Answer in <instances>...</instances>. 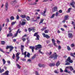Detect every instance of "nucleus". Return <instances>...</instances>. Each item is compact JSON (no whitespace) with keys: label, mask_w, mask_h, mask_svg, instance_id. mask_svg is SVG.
Here are the masks:
<instances>
[{"label":"nucleus","mask_w":75,"mask_h":75,"mask_svg":"<svg viewBox=\"0 0 75 75\" xmlns=\"http://www.w3.org/2000/svg\"><path fill=\"white\" fill-rule=\"evenodd\" d=\"M57 42L58 44H59L61 43V42L59 40H57Z\"/></svg>","instance_id":"obj_57"},{"label":"nucleus","mask_w":75,"mask_h":75,"mask_svg":"<svg viewBox=\"0 0 75 75\" xmlns=\"http://www.w3.org/2000/svg\"><path fill=\"white\" fill-rule=\"evenodd\" d=\"M46 11H47V10L45 9L43 11V13H42V15H43L44 16H46V15H45Z\"/></svg>","instance_id":"obj_13"},{"label":"nucleus","mask_w":75,"mask_h":75,"mask_svg":"<svg viewBox=\"0 0 75 75\" xmlns=\"http://www.w3.org/2000/svg\"><path fill=\"white\" fill-rule=\"evenodd\" d=\"M8 73H9V71H7L4 73L3 74V75H8Z\"/></svg>","instance_id":"obj_16"},{"label":"nucleus","mask_w":75,"mask_h":75,"mask_svg":"<svg viewBox=\"0 0 75 75\" xmlns=\"http://www.w3.org/2000/svg\"><path fill=\"white\" fill-rule=\"evenodd\" d=\"M55 14H53L52 16L50 17V18H53L55 16Z\"/></svg>","instance_id":"obj_33"},{"label":"nucleus","mask_w":75,"mask_h":75,"mask_svg":"<svg viewBox=\"0 0 75 75\" xmlns=\"http://www.w3.org/2000/svg\"><path fill=\"white\" fill-rule=\"evenodd\" d=\"M31 20L32 21H37V20H34V19L33 18H32L31 19Z\"/></svg>","instance_id":"obj_39"},{"label":"nucleus","mask_w":75,"mask_h":75,"mask_svg":"<svg viewBox=\"0 0 75 75\" xmlns=\"http://www.w3.org/2000/svg\"><path fill=\"white\" fill-rule=\"evenodd\" d=\"M69 16L66 15L64 16V20H67L69 19Z\"/></svg>","instance_id":"obj_14"},{"label":"nucleus","mask_w":75,"mask_h":75,"mask_svg":"<svg viewBox=\"0 0 75 75\" xmlns=\"http://www.w3.org/2000/svg\"><path fill=\"white\" fill-rule=\"evenodd\" d=\"M67 48L68 51H70L71 50V48H70L69 46H67Z\"/></svg>","instance_id":"obj_37"},{"label":"nucleus","mask_w":75,"mask_h":75,"mask_svg":"<svg viewBox=\"0 0 75 75\" xmlns=\"http://www.w3.org/2000/svg\"><path fill=\"white\" fill-rule=\"evenodd\" d=\"M26 19L27 21H30V17L29 16H27Z\"/></svg>","instance_id":"obj_30"},{"label":"nucleus","mask_w":75,"mask_h":75,"mask_svg":"<svg viewBox=\"0 0 75 75\" xmlns=\"http://www.w3.org/2000/svg\"><path fill=\"white\" fill-rule=\"evenodd\" d=\"M44 21V19H42L41 20V21L39 23V24H41V23H43V21Z\"/></svg>","instance_id":"obj_36"},{"label":"nucleus","mask_w":75,"mask_h":75,"mask_svg":"<svg viewBox=\"0 0 75 75\" xmlns=\"http://www.w3.org/2000/svg\"><path fill=\"white\" fill-rule=\"evenodd\" d=\"M20 30V29H18L17 31V32L16 33L14 34L15 37H17V35H18V31Z\"/></svg>","instance_id":"obj_18"},{"label":"nucleus","mask_w":75,"mask_h":75,"mask_svg":"<svg viewBox=\"0 0 75 75\" xmlns=\"http://www.w3.org/2000/svg\"><path fill=\"white\" fill-rule=\"evenodd\" d=\"M33 36H34V37L36 36L37 38L36 39V40H39V37H40V36L38 35V33H35L34 35Z\"/></svg>","instance_id":"obj_7"},{"label":"nucleus","mask_w":75,"mask_h":75,"mask_svg":"<svg viewBox=\"0 0 75 75\" xmlns=\"http://www.w3.org/2000/svg\"><path fill=\"white\" fill-rule=\"evenodd\" d=\"M19 55H20V52L17 53L16 54V61L17 62L18 60H19V58L20 57H19Z\"/></svg>","instance_id":"obj_6"},{"label":"nucleus","mask_w":75,"mask_h":75,"mask_svg":"<svg viewBox=\"0 0 75 75\" xmlns=\"http://www.w3.org/2000/svg\"><path fill=\"white\" fill-rule=\"evenodd\" d=\"M6 21L7 23H9V22H10V21H9V19H8V18H7L6 19Z\"/></svg>","instance_id":"obj_44"},{"label":"nucleus","mask_w":75,"mask_h":75,"mask_svg":"<svg viewBox=\"0 0 75 75\" xmlns=\"http://www.w3.org/2000/svg\"><path fill=\"white\" fill-rule=\"evenodd\" d=\"M22 40H23V42H24V41H25V40H26V39L24 38L22 39Z\"/></svg>","instance_id":"obj_56"},{"label":"nucleus","mask_w":75,"mask_h":75,"mask_svg":"<svg viewBox=\"0 0 75 75\" xmlns=\"http://www.w3.org/2000/svg\"><path fill=\"white\" fill-rule=\"evenodd\" d=\"M68 36L69 38H71L73 37V35H72V34L69 33L68 34Z\"/></svg>","instance_id":"obj_12"},{"label":"nucleus","mask_w":75,"mask_h":75,"mask_svg":"<svg viewBox=\"0 0 75 75\" xmlns=\"http://www.w3.org/2000/svg\"><path fill=\"white\" fill-rule=\"evenodd\" d=\"M39 67H44V65H42L41 64H39Z\"/></svg>","instance_id":"obj_25"},{"label":"nucleus","mask_w":75,"mask_h":75,"mask_svg":"<svg viewBox=\"0 0 75 75\" xmlns=\"http://www.w3.org/2000/svg\"><path fill=\"white\" fill-rule=\"evenodd\" d=\"M9 34L10 37H12L13 35L11 33H9Z\"/></svg>","instance_id":"obj_52"},{"label":"nucleus","mask_w":75,"mask_h":75,"mask_svg":"<svg viewBox=\"0 0 75 75\" xmlns=\"http://www.w3.org/2000/svg\"><path fill=\"white\" fill-rule=\"evenodd\" d=\"M35 74H36V75H40L39 74H38V72L37 71H35Z\"/></svg>","instance_id":"obj_46"},{"label":"nucleus","mask_w":75,"mask_h":75,"mask_svg":"<svg viewBox=\"0 0 75 75\" xmlns=\"http://www.w3.org/2000/svg\"><path fill=\"white\" fill-rule=\"evenodd\" d=\"M1 44H2V45H4V44H5V41H1Z\"/></svg>","instance_id":"obj_38"},{"label":"nucleus","mask_w":75,"mask_h":75,"mask_svg":"<svg viewBox=\"0 0 75 75\" xmlns=\"http://www.w3.org/2000/svg\"><path fill=\"white\" fill-rule=\"evenodd\" d=\"M71 10H72V8H70L68 9L67 13H70L71 11Z\"/></svg>","instance_id":"obj_34"},{"label":"nucleus","mask_w":75,"mask_h":75,"mask_svg":"<svg viewBox=\"0 0 75 75\" xmlns=\"http://www.w3.org/2000/svg\"><path fill=\"white\" fill-rule=\"evenodd\" d=\"M47 28L46 27L43 28L41 29V31H44Z\"/></svg>","instance_id":"obj_49"},{"label":"nucleus","mask_w":75,"mask_h":75,"mask_svg":"<svg viewBox=\"0 0 75 75\" xmlns=\"http://www.w3.org/2000/svg\"><path fill=\"white\" fill-rule=\"evenodd\" d=\"M60 64V63H59V61H58L56 64V65L57 66V67H58Z\"/></svg>","instance_id":"obj_20"},{"label":"nucleus","mask_w":75,"mask_h":75,"mask_svg":"<svg viewBox=\"0 0 75 75\" xmlns=\"http://www.w3.org/2000/svg\"><path fill=\"white\" fill-rule=\"evenodd\" d=\"M66 68H67V69H70V71H73V73H74L75 74V70H74V69H73V68L71 66H68L66 67Z\"/></svg>","instance_id":"obj_5"},{"label":"nucleus","mask_w":75,"mask_h":75,"mask_svg":"<svg viewBox=\"0 0 75 75\" xmlns=\"http://www.w3.org/2000/svg\"><path fill=\"white\" fill-rule=\"evenodd\" d=\"M30 49H32V52H34V48H35V47H34V46L33 47H32V46H30Z\"/></svg>","instance_id":"obj_15"},{"label":"nucleus","mask_w":75,"mask_h":75,"mask_svg":"<svg viewBox=\"0 0 75 75\" xmlns=\"http://www.w3.org/2000/svg\"><path fill=\"white\" fill-rule=\"evenodd\" d=\"M8 2H6L5 5V10L6 11L8 10Z\"/></svg>","instance_id":"obj_11"},{"label":"nucleus","mask_w":75,"mask_h":75,"mask_svg":"<svg viewBox=\"0 0 75 75\" xmlns=\"http://www.w3.org/2000/svg\"><path fill=\"white\" fill-rule=\"evenodd\" d=\"M69 62L70 63H72V62H73V61H72V60H70Z\"/></svg>","instance_id":"obj_62"},{"label":"nucleus","mask_w":75,"mask_h":75,"mask_svg":"<svg viewBox=\"0 0 75 75\" xmlns=\"http://www.w3.org/2000/svg\"><path fill=\"white\" fill-rule=\"evenodd\" d=\"M24 48V46L23 45H21V51L22 53V55H24L25 58V57L27 56L26 55V54H27V52H25L24 53H23Z\"/></svg>","instance_id":"obj_2"},{"label":"nucleus","mask_w":75,"mask_h":75,"mask_svg":"<svg viewBox=\"0 0 75 75\" xmlns=\"http://www.w3.org/2000/svg\"><path fill=\"white\" fill-rule=\"evenodd\" d=\"M20 18V17H19V16L18 15H17L16 16V19L17 20H18Z\"/></svg>","instance_id":"obj_48"},{"label":"nucleus","mask_w":75,"mask_h":75,"mask_svg":"<svg viewBox=\"0 0 75 75\" xmlns=\"http://www.w3.org/2000/svg\"><path fill=\"white\" fill-rule=\"evenodd\" d=\"M75 3V2L74 1H73L72 2V3L70 4L72 6V7H75V6L74 4Z\"/></svg>","instance_id":"obj_21"},{"label":"nucleus","mask_w":75,"mask_h":75,"mask_svg":"<svg viewBox=\"0 0 75 75\" xmlns=\"http://www.w3.org/2000/svg\"><path fill=\"white\" fill-rule=\"evenodd\" d=\"M60 72H64V71L62 69H60Z\"/></svg>","instance_id":"obj_59"},{"label":"nucleus","mask_w":75,"mask_h":75,"mask_svg":"<svg viewBox=\"0 0 75 75\" xmlns=\"http://www.w3.org/2000/svg\"><path fill=\"white\" fill-rule=\"evenodd\" d=\"M16 65L18 67V68H19V69H20V65H19V64H16Z\"/></svg>","instance_id":"obj_41"},{"label":"nucleus","mask_w":75,"mask_h":75,"mask_svg":"<svg viewBox=\"0 0 75 75\" xmlns=\"http://www.w3.org/2000/svg\"><path fill=\"white\" fill-rule=\"evenodd\" d=\"M35 47H37L36 48V50H38L39 48H41L42 47V46L40 45H37L35 46Z\"/></svg>","instance_id":"obj_8"},{"label":"nucleus","mask_w":75,"mask_h":75,"mask_svg":"<svg viewBox=\"0 0 75 75\" xmlns=\"http://www.w3.org/2000/svg\"><path fill=\"white\" fill-rule=\"evenodd\" d=\"M55 64L54 63H50L49 64V66L50 67H53L54 66H55Z\"/></svg>","instance_id":"obj_23"},{"label":"nucleus","mask_w":75,"mask_h":75,"mask_svg":"<svg viewBox=\"0 0 75 75\" xmlns=\"http://www.w3.org/2000/svg\"><path fill=\"white\" fill-rule=\"evenodd\" d=\"M7 62H8V64L9 65H10V61H7Z\"/></svg>","instance_id":"obj_58"},{"label":"nucleus","mask_w":75,"mask_h":75,"mask_svg":"<svg viewBox=\"0 0 75 75\" xmlns=\"http://www.w3.org/2000/svg\"><path fill=\"white\" fill-rule=\"evenodd\" d=\"M33 27L29 28L28 29V31L29 32H31L32 31H33Z\"/></svg>","instance_id":"obj_17"},{"label":"nucleus","mask_w":75,"mask_h":75,"mask_svg":"<svg viewBox=\"0 0 75 75\" xmlns=\"http://www.w3.org/2000/svg\"><path fill=\"white\" fill-rule=\"evenodd\" d=\"M71 47H74V44H71Z\"/></svg>","instance_id":"obj_64"},{"label":"nucleus","mask_w":75,"mask_h":75,"mask_svg":"<svg viewBox=\"0 0 75 75\" xmlns=\"http://www.w3.org/2000/svg\"><path fill=\"white\" fill-rule=\"evenodd\" d=\"M2 30V27L0 25V33L1 32V31Z\"/></svg>","instance_id":"obj_51"},{"label":"nucleus","mask_w":75,"mask_h":75,"mask_svg":"<svg viewBox=\"0 0 75 75\" xmlns=\"http://www.w3.org/2000/svg\"><path fill=\"white\" fill-rule=\"evenodd\" d=\"M70 64H69V63L67 62V63H66L65 64V65H70Z\"/></svg>","instance_id":"obj_60"},{"label":"nucleus","mask_w":75,"mask_h":75,"mask_svg":"<svg viewBox=\"0 0 75 75\" xmlns=\"http://www.w3.org/2000/svg\"><path fill=\"white\" fill-rule=\"evenodd\" d=\"M30 54L29 52L27 53V57H28V58H29L30 56Z\"/></svg>","instance_id":"obj_35"},{"label":"nucleus","mask_w":75,"mask_h":75,"mask_svg":"<svg viewBox=\"0 0 75 75\" xmlns=\"http://www.w3.org/2000/svg\"><path fill=\"white\" fill-rule=\"evenodd\" d=\"M4 69L1 70V68L0 67V73H2L3 72H4Z\"/></svg>","instance_id":"obj_27"},{"label":"nucleus","mask_w":75,"mask_h":75,"mask_svg":"<svg viewBox=\"0 0 75 75\" xmlns=\"http://www.w3.org/2000/svg\"><path fill=\"white\" fill-rule=\"evenodd\" d=\"M49 58L52 59L53 58L54 60H55L57 59V53H54V54H52L49 57Z\"/></svg>","instance_id":"obj_1"},{"label":"nucleus","mask_w":75,"mask_h":75,"mask_svg":"<svg viewBox=\"0 0 75 75\" xmlns=\"http://www.w3.org/2000/svg\"><path fill=\"white\" fill-rule=\"evenodd\" d=\"M13 3H16L17 2V1L16 0H15L13 1Z\"/></svg>","instance_id":"obj_54"},{"label":"nucleus","mask_w":75,"mask_h":75,"mask_svg":"<svg viewBox=\"0 0 75 75\" xmlns=\"http://www.w3.org/2000/svg\"><path fill=\"white\" fill-rule=\"evenodd\" d=\"M55 16L56 17H57V16H58L59 15V13L58 12H57L56 13V14H55Z\"/></svg>","instance_id":"obj_40"},{"label":"nucleus","mask_w":75,"mask_h":75,"mask_svg":"<svg viewBox=\"0 0 75 75\" xmlns=\"http://www.w3.org/2000/svg\"><path fill=\"white\" fill-rule=\"evenodd\" d=\"M27 43L28 44V43H29V42H30V40H28V38H27Z\"/></svg>","instance_id":"obj_55"},{"label":"nucleus","mask_w":75,"mask_h":75,"mask_svg":"<svg viewBox=\"0 0 75 75\" xmlns=\"http://www.w3.org/2000/svg\"><path fill=\"white\" fill-rule=\"evenodd\" d=\"M8 48H10V50H9V52H10L13 49H14V47L12 46H6V49H8Z\"/></svg>","instance_id":"obj_3"},{"label":"nucleus","mask_w":75,"mask_h":75,"mask_svg":"<svg viewBox=\"0 0 75 75\" xmlns=\"http://www.w3.org/2000/svg\"><path fill=\"white\" fill-rule=\"evenodd\" d=\"M22 22L21 23V24L22 25H24L26 24V20L25 19H23L21 20Z\"/></svg>","instance_id":"obj_4"},{"label":"nucleus","mask_w":75,"mask_h":75,"mask_svg":"<svg viewBox=\"0 0 75 75\" xmlns=\"http://www.w3.org/2000/svg\"><path fill=\"white\" fill-rule=\"evenodd\" d=\"M52 43H53L54 46H55V47H58V46H57L56 44V43H55V40H54V39H53L52 40Z\"/></svg>","instance_id":"obj_10"},{"label":"nucleus","mask_w":75,"mask_h":75,"mask_svg":"<svg viewBox=\"0 0 75 75\" xmlns=\"http://www.w3.org/2000/svg\"><path fill=\"white\" fill-rule=\"evenodd\" d=\"M39 52L40 53V54H44V53L42 52H41V50H39Z\"/></svg>","instance_id":"obj_42"},{"label":"nucleus","mask_w":75,"mask_h":75,"mask_svg":"<svg viewBox=\"0 0 75 75\" xmlns=\"http://www.w3.org/2000/svg\"><path fill=\"white\" fill-rule=\"evenodd\" d=\"M0 51L3 52V53H4V51H3V49L1 48H0Z\"/></svg>","instance_id":"obj_45"},{"label":"nucleus","mask_w":75,"mask_h":75,"mask_svg":"<svg viewBox=\"0 0 75 75\" xmlns=\"http://www.w3.org/2000/svg\"><path fill=\"white\" fill-rule=\"evenodd\" d=\"M42 35L44 37H45L46 38H50V36L47 35H45V33H42Z\"/></svg>","instance_id":"obj_9"},{"label":"nucleus","mask_w":75,"mask_h":75,"mask_svg":"<svg viewBox=\"0 0 75 75\" xmlns=\"http://www.w3.org/2000/svg\"><path fill=\"white\" fill-rule=\"evenodd\" d=\"M57 7H54V8L53 9V11H57Z\"/></svg>","instance_id":"obj_24"},{"label":"nucleus","mask_w":75,"mask_h":75,"mask_svg":"<svg viewBox=\"0 0 75 75\" xmlns=\"http://www.w3.org/2000/svg\"><path fill=\"white\" fill-rule=\"evenodd\" d=\"M16 21H15V22H13L11 23V25H14V24H16Z\"/></svg>","instance_id":"obj_32"},{"label":"nucleus","mask_w":75,"mask_h":75,"mask_svg":"<svg viewBox=\"0 0 75 75\" xmlns=\"http://www.w3.org/2000/svg\"><path fill=\"white\" fill-rule=\"evenodd\" d=\"M44 32L45 33H48L49 32V30H48V29L45 30L44 31Z\"/></svg>","instance_id":"obj_31"},{"label":"nucleus","mask_w":75,"mask_h":75,"mask_svg":"<svg viewBox=\"0 0 75 75\" xmlns=\"http://www.w3.org/2000/svg\"><path fill=\"white\" fill-rule=\"evenodd\" d=\"M64 72H65L67 73L68 72V70H67V69H65V70L64 71Z\"/></svg>","instance_id":"obj_61"},{"label":"nucleus","mask_w":75,"mask_h":75,"mask_svg":"<svg viewBox=\"0 0 75 75\" xmlns=\"http://www.w3.org/2000/svg\"><path fill=\"white\" fill-rule=\"evenodd\" d=\"M21 59L23 61H25V59H24V58H22Z\"/></svg>","instance_id":"obj_63"},{"label":"nucleus","mask_w":75,"mask_h":75,"mask_svg":"<svg viewBox=\"0 0 75 75\" xmlns=\"http://www.w3.org/2000/svg\"><path fill=\"white\" fill-rule=\"evenodd\" d=\"M21 17L23 18H26V16L25 15H22L21 16Z\"/></svg>","instance_id":"obj_22"},{"label":"nucleus","mask_w":75,"mask_h":75,"mask_svg":"<svg viewBox=\"0 0 75 75\" xmlns=\"http://www.w3.org/2000/svg\"><path fill=\"white\" fill-rule=\"evenodd\" d=\"M2 61H3V64H6V61H5V60L4 59H2Z\"/></svg>","instance_id":"obj_28"},{"label":"nucleus","mask_w":75,"mask_h":75,"mask_svg":"<svg viewBox=\"0 0 75 75\" xmlns=\"http://www.w3.org/2000/svg\"><path fill=\"white\" fill-rule=\"evenodd\" d=\"M37 56V55L36 54H34L33 56L32 57V59H35V57Z\"/></svg>","instance_id":"obj_26"},{"label":"nucleus","mask_w":75,"mask_h":75,"mask_svg":"<svg viewBox=\"0 0 75 75\" xmlns=\"http://www.w3.org/2000/svg\"><path fill=\"white\" fill-rule=\"evenodd\" d=\"M70 60H71V57H69L68 58L67 60H66V62H69Z\"/></svg>","instance_id":"obj_19"},{"label":"nucleus","mask_w":75,"mask_h":75,"mask_svg":"<svg viewBox=\"0 0 75 75\" xmlns=\"http://www.w3.org/2000/svg\"><path fill=\"white\" fill-rule=\"evenodd\" d=\"M14 58H15V54H13V56L12 57L13 59H14Z\"/></svg>","instance_id":"obj_50"},{"label":"nucleus","mask_w":75,"mask_h":75,"mask_svg":"<svg viewBox=\"0 0 75 75\" xmlns=\"http://www.w3.org/2000/svg\"><path fill=\"white\" fill-rule=\"evenodd\" d=\"M70 55L71 56H72V57H75V56H74V54L73 53H71Z\"/></svg>","instance_id":"obj_43"},{"label":"nucleus","mask_w":75,"mask_h":75,"mask_svg":"<svg viewBox=\"0 0 75 75\" xmlns=\"http://www.w3.org/2000/svg\"><path fill=\"white\" fill-rule=\"evenodd\" d=\"M10 19L11 20H14V17L13 16H11L10 17Z\"/></svg>","instance_id":"obj_29"},{"label":"nucleus","mask_w":75,"mask_h":75,"mask_svg":"<svg viewBox=\"0 0 75 75\" xmlns=\"http://www.w3.org/2000/svg\"><path fill=\"white\" fill-rule=\"evenodd\" d=\"M33 32L34 33L35 31V28L34 27H33Z\"/></svg>","instance_id":"obj_47"},{"label":"nucleus","mask_w":75,"mask_h":75,"mask_svg":"<svg viewBox=\"0 0 75 75\" xmlns=\"http://www.w3.org/2000/svg\"><path fill=\"white\" fill-rule=\"evenodd\" d=\"M59 13H62V11L61 10H60L59 11Z\"/></svg>","instance_id":"obj_53"}]
</instances>
